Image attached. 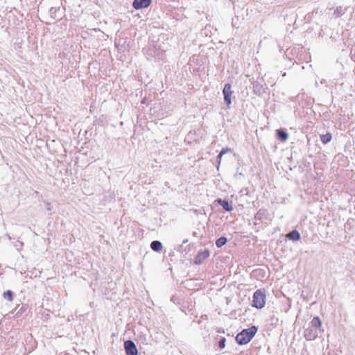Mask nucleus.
Instances as JSON below:
<instances>
[{
    "label": "nucleus",
    "instance_id": "obj_1",
    "mask_svg": "<svg viewBox=\"0 0 355 355\" xmlns=\"http://www.w3.org/2000/svg\"><path fill=\"white\" fill-rule=\"evenodd\" d=\"M257 327L254 325L248 329H243L236 336V341L239 345H246L251 341L257 332Z\"/></svg>",
    "mask_w": 355,
    "mask_h": 355
},
{
    "label": "nucleus",
    "instance_id": "obj_2",
    "mask_svg": "<svg viewBox=\"0 0 355 355\" xmlns=\"http://www.w3.org/2000/svg\"><path fill=\"white\" fill-rule=\"evenodd\" d=\"M266 304V295L261 290H257L253 294L252 306L257 309H261Z\"/></svg>",
    "mask_w": 355,
    "mask_h": 355
},
{
    "label": "nucleus",
    "instance_id": "obj_3",
    "mask_svg": "<svg viewBox=\"0 0 355 355\" xmlns=\"http://www.w3.org/2000/svg\"><path fill=\"white\" fill-rule=\"evenodd\" d=\"M232 86L230 83H226L224 86L223 94L224 96V102L227 107L230 108V105L232 104Z\"/></svg>",
    "mask_w": 355,
    "mask_h": 355
},
{
    "label": "nucleus",
    "instance_id": "obj_4",
    "mask_svg": "<svg viewBox=\"0 0 355 355\" xmlns=\"http://www.w3.org/2000/svg\"><path fill=\"white\" fill-rule=\"evenodd\" d=\"M124 349L127 355H138L137 348L132 340L125 341Z\"/></svg>",
    "mask_w": 355,
    "mask_h": 355
},
{
    "label": "nucleus",
    "instance_id": "obj_5",
    "mask_svg": "<svg viewBox=\"0 0 355 355\" xmlns=\"http://www.w3.org/2000/svg\"><path fill=\"white\" fill-rule=\"evenodd\" d=\"M318 336V331L310 326H308L304 331V337L307 340H313Z\"/></svg>",
    "mask_w": 355,
    "mask_h": 355
},
{
    "label": "nucleus",
    "instance_id": "obj_6",
    "mask_svg": "<svg viewBox=\"0 0 355 355\" xmlns=\"http://www.w3.org/2000/svg\"><path fill=\"white\" fill-rule=\"evenodd\" d=\"M209 257V251L205 250L198 252L194 259V263L197 265L201 264L205 259Z\"/></svg>",
    "mask_w": 355,
    "mask_h": 355
},
{
    "label": "nucleus",
    "instance_id": "obj_7",
    "mask_svg": "<svg viewBox=\"0 0 355 355\" xmlns=\"http://www.w3.org/2000/svg\"><path fill=\"white\" fill-rule=\"evenodd\" d=\"M152 2V0H134L132 6L135 9L139 10L148 8Z\"/></svg>",
    "mask_w": 355,
    "mask_h": 355
},
{
    "label": "nucleus",
    "instance_id": "obj_8",
    "mask_svg": "<svg viewBox=\"0 0 355 355\" xmlns=\"http://www.w3.org/2000/svg\"><path fill=\"white\" fill-rule=\"evenodd\" d=\"M216 202L220 205L223 209L227 211H231L233 210V206L231 202H229L227 200H223L221 198H218L216 200Z\"/></svg>",
    "mask_w": 355,
    "mask_h": 355
},
{
    "label": "nucleus",
    "instance_id": "obj_9",
    "mask_svg": "<svg viewBox=\"0 0 355 355\" xmlns=\"http://www.w3.org/2000/svg\"><path fill=\"white\" fill-rule=\"evenodd\" d=\"M309 326L317 330L322 326V321L318 316L314 317L312 320L309 322Z\"/></svg>",
    "mask_w": 355,
    "mask_h": 355
},
{
    "label": "nucleus",
    "instance_id": "obj_10",
    "mask_svg": "<svg viewBox=\"0 0 355 355\" xmlns=\"http://www.w3.org/2000/svg\"><path fill=\"white\" fill-rule=\"evenodd\" d=\"M143 51H146L145 53L148 60L154 57L155 58L157 55L156 53L155 46H149L147 49H144Z\"/></svg>",
    "mask_w": 355,
    "mask_h": 355
},
{
    "label": "nucleus",
    "instance_id": "obj_11",
    "mask_svg": "<svg viewBox=\"0 0 355 355\" xmlns=\"http://www.w3.org/2000/svg\"><path fill=\"white\" fill-rule=\"evenodd\" d=\"M252 87L256 94L261 95L264 92L263 86L258 81H254L252 83Z\"/></svg>",
    "mask_w": 355,
    "mask_h": 355
},
{
    "label": "nucleus",
    "instance_id": "obj_12",
    "mask_svg": "<svg viewBox=\"0 0 355 355\" xmlns=\"http://www.w3.org/2000/svg\"><path fill=\"white\" fill-rule=\"evenodd\" d=\"M232 151V149L228 148V147H226V148H223L220 153L218 154V155L216 157V162L218 163V166H216L217 168V170H219V166L220 164V162H221V160H222V157L226 154L228 152H231Z\"/></svg>",
    "mask_w": 355,
    "mask_h": 355
},
{
    "label": "nucleus",
    "instance_id": "obj_13",
    "mask_svg": "<svg viewBox=\"0 0 355 355\" xmlns=\"http://www.w3.org/2000/svg\"><path fill=\"white\" fill-rule=\"evenodd\" d=\"M150 248L153 251L159 252L162 250L163 245L159 241H153L150 243Z\"/></svg>",
    "mask_w": 355,
    "mask_h": 355
},
{
    "label": "nucleus",
    "instance_id": "obj_14",
    "mask_svg": "<svg viewBox=\"0 0 355 355\" xmlns=\"http://www.w3.org/2000/svg\"><path fill=\"white\" fill-rule=\"evenodd\" d=\"M277 136L282 141H286L288 139V134L286 131L279 129L277 130Z\"/></svg>",
    "mask_w": 355,
    "mask_h": 355
},
{
    "label": "nucleus",
    "instance_id": "obj_15",
    "mask_svg": "<svg viewBox=\"0 0 355 355\" xmlns=\"http://www.w3.org/2000/svg\"><path fill=\"white\" fill-rule=\"evenodd\" d=\"M288 238H289V239L294 241H299L300 239V234L299 233V232L297 230H292L288 234Z\"/></svg>",
    "mask_w": 355,
    "mask_h": 355
},
{
    "label": "nucleus",
    "instance_id": "obj_16",
    "mask_svg": "<svg viewBox=\"0 0 355 355\" xmlns=\"http://www.w3.org/2000/svg\"><path fill=\"white\" fill-rule=\"evenodd\" d=\"M331 135L330 133H327L325 135H320V140L322 144H327L331 140Z\"/></svg>",
    "mask_w": 355,
    "mask_h": 355
},
{
    "label": "nucleus",
    "instance_id": "obj_17",
    "mask_svg": "<svg viewBox=\"0 0 355 355\" xmlns=\"http://www.w3.org/2000/svg\"><path fill=\"white\" fill-rule=\"evenodd\" d=\"M227 239L225 236H220L216 241V245L218 248H221L226 244Z\"/></svg>",
    "mask_w": 355,
    "mask_h": 355
},
{
    "label": "nucleus",
    "instance_id": "obj_18",
    "mask_svg": "<svg viewBox=\"0 0 355 355\" xmlns=\"http://www.w3.org/2000/svg\"><path fill=\"white\" fill-rule=\"evenodd\" d=\"M3 297L11 302L12 300V293L10 291H7L3 293Z\"/></svg>",
    "mask_w": 355,
    "mask_h": 355
},
{
    "label": "nucleus",
    "instance_id": "obj_19",
    "mask_svg": "<svg viewBox=\"0 0 355 355\" xmlns=\"http://www.w3.org/2000/svg\"><path fill=\"white\" fill-rule=\"evenodd\" d=\"M226 339L225 338H221L218 342V347L220 349H224L225 347Z\"/></svg>",
    "mask_w": 355,
    "mask_h": 355
},
{
    "label": "nucleus",
    "instance_id": "obj_20",
    "mask_svg": "<svg viewBox=\"0 0 355 355\" xmlns=\"http://www.w3.org/2000/svg\"><path fill=\"white\" fill-rule=\"evenodd\" d=\"M334 15H336V17L342 15L341 8H337L336 10L334 11Z\"/></svg>",
    "mask_w": 355,
    "mask_h": 355
},
{
    "label": "nucleus",
    "instance_id": "obj_21",
    "mask_svg": "<svg viewBox=\"0 0 355 355\" xmlns=\"http://www.w3.org/2000/svg\"><path fill=\"white\" fill-rule=\"evenodd\" d=\"M218 333H225V331L222 328H219L217 329Z\"/></svg>",
    "mask_w": 355,
    "mask_h": 355
},
{
    "label": "nucleus",
    "instance_id": "obj_22",
    "mask_svg": "<svg viewBox=\"0 0 355 355\" xmlns=\"http://www.w3.org/2000/svg\"><path fill=\"white\" fill-rule=\"evenodd\" d=\"M188 242V239H185L183 241L182 244H185Z\"/></svg>",
    "mask_w": 355,
    "mask_h": 355
}]
</instances>
